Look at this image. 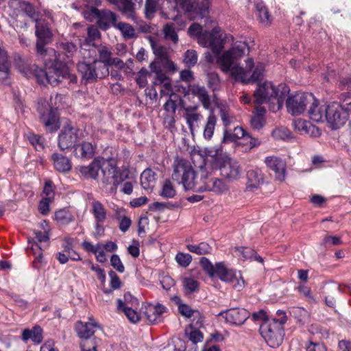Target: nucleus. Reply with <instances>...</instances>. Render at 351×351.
Returning <instances> with one entry per match:
<instances>
[{"label": "nucleus", "mask_w": 351, "mask_h": 351, "mask_svg": "<svg viewBox=\"0 0 351 351\" xmlns=\"http://www.w3.org/2000/svg\"><path fill=\"white\" fill-rule=\"evenodd\" d=\"M249 51V47L245 42L237 41L232 47L224 51L218 57L217 63L221 71L230 73L236 81L248 84L260 80L263 77L265 66L261 62L254 65L252 58L245 60V67L240 66V59Z\"/></svg>", "instance_id": "f257e3e1"}, {"label": "nucleus", "mask_w": 351, "mask_h": 351, "mask_svg": "<svg viewBox=\"0 0 351 351\" xmlns=\"http://www.w3.org/2000/svg\"><path fill=\"white\" fill-rule=\"evenodd\" d=\"M289 92V87L284 84L276 86L268 81L258 83L254 92V103L256 105L267 104L269 110L276 112L282 107Z\"/></svg>", "instance_id": "f03ea898"}, {"label": "nucleus", "mask_w": 351, "mask_h": 351, "mask_svg": "<svg viewBox=\"0 0 351 351\" xmlns=\"http://www.w3.org/2000/svg\"><path fill=\"white\" fill-rule=\"evenodd\" d=\"M42 59L45 62L53 61L55 64L47 70H43L36 64L24 68L22 71L27 77H35L40 84H50L53 86H57L66 78V69L61 68V66L62 64L68 63L67 60L60 57L61 61H58L55 60V56H47Z\"/></svg>", "instance_id": "7ed1b4c3"}, {"label": "nucleus", "mask_w": 351, "mask_h": 351, "mask_svg": "<svg viewBox=\"0 0 351 351\" xmlns=\"http://www.w3.org/2000/svg\"><path fill=\"white\" fill-rule=\"evenodd\" d=\"M172 179L181 183L186 191H201L202 182L197 183L196 173L186 160L180 159L174 162Z\"/></svg>", "instance_id": "20e7f679"}, {"label": "nucleus", "mask_w": 351, "mask_h": 351, "mask_svg": "<svg viewBox=\"0 0 351 351\" xmlns=\"http://www.w3.org/2000/svg\"><path fill=\"white\" fill-rule=\"evenodd\" d=\"M35 35L37 38L36 52L38 57L45 58L47 56H55V60L61 61L60 54L56 55V51L52 48H47L52 39L53 34L49 27L48 23L43 19L36 20Z\"/></svg>", "instance_id": "39448f33"}, {"label": "nucleus", "mask_w": 351, "mask_h": 351, "mask_svg": "<svg viewBox=\"0 0 351 351\" xmlns=\"http://www.w3.org/2000/svg\"><path fill=\"white\" fill-rule=\"evenodd\" d=\"M101 169V183L104 186H110L112 192H115L118 185L128 178V170L119 171L111 162H108L106 165L103 162Z\"/></svg>", "instance_id": "423d86ee"}, {"label": "nucleus", "mask_w": 351, "mask_h": 351, "mask_svg": "<svg viewBox=\"0 0 351 351\" xmlns=\"http://www.w3.org/2000/svg\"><path fill=\"white\" fill-rule=\"evenodd\" d=\"M37 111L40 121L45 125L47 130L53 132L60 128L59 116L56 109H53L45 99H40L38 101Z\"/></svg>", "instance_id": "0eeeda50"}, {"label": "nucleus", "mask_w": 351, "mask_h": 351, "mask_svg": "<svg viewBox=\"0 0 351 351\" xmlns=\"http://www.w3.org/2000/svg\"><path fill=\"white\" fill-rule=\"evenodd\" d=\"M77 70L82 75V79L85 83H93L98 78L101 79L109 74L106 66L102 65L98 60L92 63L80 62L77 64Z\"/></svg>", "instance_id": "6e6552de"}, {"label": "nucleus", "mask_w": 351, "mask_h": 351, "mask_svg": "<svg viewBox=\"0 0 351 351\" xmlns=\"http://www.w3.org/2000/svg\"><path fill=\"white\" fill-rule=\"evenodd\" d=\"M176 3L191 19H203L208 14V0H176Z\"/></svg>", "instance_id": "1a4fd4ad"}, {"label": "nucleus", "mask_w": 351, "mask_h": 351, "mask_svg": "<svg viewBox=\"0 0 351 351\" xmlns=\"http://www.w3.org/2000/svg\"><path fill=\"white\" fill-rule=\"evenodd\" d=\"M276 322L265 321L260 326V332L267 343L271 348L278 347L282 342L283 330Z\"/></svg>", "instance_id": "9d476101"}, {"label": "nucleus", "mask_w": 351, "mask_h": 351, "mask_svg": "<svg viewBox=\"0 0 351 351\" xmlns=\"http://www.w3.org/2000/svg\"><path fill=\"white\" fill-rule=\"evenodd\" d=\"M207 165L200 166L201 171V191H212L217 194H221L228 189L227 184L221 179L213 178L208 171Z\"/></svg>", "instance_id": "9b49d317"}, {"label": "nucleus", "mask_w": 351, "mask_h": 351, "mask_svg": "<svg viewBox=\"0 0 351 351\" xmlns=\"http://www.w3.org/2000/svg\"><path fill=\"white\" fill-rule=\"evenodd\" d=\"M314 101L315 97L311 93H296L289 97L286 101L287 111L293 116L300 115Z\"/></svg>", "instance_id": "f8f14e48"}, {"label": "nucleus", "mask_w": 351, "mask_h": 351, "mask_svg": "<svg viewBox=\"0 0 351 351\" xmlns=\"http://www.w3.org/2000/svg\"><path fill=\"white\" fill-rule=\"evenodd\" d=\"M82 131L71 123L64 125L58 135V145L64 151L74 147L75 143L80 138Z\"/></svg>", "instance_id": "ddd939ff"}, {"label": "nucleus", "mask_w": 351, "mask_h": 351, "mask_svg": "<svg viewBox=\"0 0 351 351\" xmlns=\"http://www.w3.org/2000/svg\"><path fill=\"white\" fill-rule=\"evenodd\" d=\"M345 114L342 104L337 102H332L325 108V119L332 130H336L346 123Z\"/></svg>", "instance_id": "4468645a"}, {"label": "nucleus", "mask_w": 351, "mask_h": 351, "mask_svg": "<svg viewBox=\"0 0 351 351\" xmlns=\"http://www.w3.org/2000/svg\"><path fill=\"white\" fill-rule=\"evenodd\" d=\"M220 315H224L226 322L235 325H242L250 316V313L245 308H230L223 313Z\"/></svg>", "instance_id": "2eb2a0df"}, {"label": "nucleus", "mask_w": 351, "mask_h": 351, "mask_svg": "<svg viewBox=\"0 0 351 351\" xmlns=\"http://www.w3.org/2000/svg\"><path fill=\"white\" fill-rule=\"evenodd\" d=\"M218 273L220 275V280L232 284V286L240 291L244 287V280L241 278V274L237 276L235 271L221 265L217 267Z\"/></svg>", "instance_id": "dca6fc26"}, {"label": "nucleus", "mask_w": 351, "mask_h": 351, "mask_svg": "<svg viewBox=\"0 0 351 351\" xmlns=\"http://www.w3.org/2000/svg\"><path fill=\"white\" fill-rule=\"evenodd\" d=\"M90 322H82L78 321L75 324V330L81 339H84V341H88L97 330L99 329V325L93 319H90Z\"/></svg>", "instance_id": "f3484780"}, {"label": "nucleus", "mask_w": 351, "mask_h": 351, "mask_svg": "<svg viewBox=\"0 0 351 351\" xmlns=\"http://www.w3.org/2000/svg\"><path fill=\"white\" fill-rule=\"evenodd\" d=\"M265 162L271 170L274 171L276 180L279 181L285 180L286 165L282 159L276 156H267L265 158Z\"/></svg>", "instance_id": "a211bd4d"}, {"label": "nucleus", "mask_w": 351, "mask_h": 351, "mask_svg": "<svg viewBox=\"0 0 351 351\" xmlns=\"http://www.w3.org/2000/svg\"><path fill=\"white\" fill-rule=\"evenodd\" d=\"M10 62L7 51L0 45V82L8 85L10 84Z\"/></svg>", "instance_id": "6ab92c4d"}, {"label": "nucleus", "mask_w": 351, "mask_h": 351, "mask_svg": "<svg viewBox=\"0 0 351 351\" xmlns=\"http://www.w3.org/2000/svg\"><path fill=\"white\" fill-rule=\"evenodd\" d=\"M221 176L229 180H237L241 173V169L238 162L233 160H228L220 167Z\"/></svg>", "instance_id": "aec40b11"}, {"label": "nucleus", "mask_w": 351, "mask_h": 351, "mask_svg": "<svg viewBox=\"0 0 351 351\" xmlns=\"http://www.w3.org/2000/svg\"><path fill=\"white\" fill-rule=\"evenodd\" d=\"M189 91L193 96H195L198 98L199 101L202 103V106L206 110H209L211 108L210 97L204 86L195 84H191L189 86Z\"/></svg>", "instance_id": "412c9836"}, {"label": "nucleus", "mask_w": 351, "mask_h": 351, "mask_svg": "<svg viewBox=\"0 0 351 351\" xmlns=\"http://www.w3.org/2000/svg\"><path fill=\"white\" fill-rule=\"evenodd\" d=\"M9 5L15 9L21 10L35 22L36 20H39L38 19L39 16L38 12L29 2L22 1L21 0H10L9 2Z\"/></svg>", "instance_id": "4be33fe9"}, {"label": "nucleus", "mask_w": 351, "mask_h": 351, "mask_svg": "<svg viewBox=\"0 0 351 351\" xmlns=\"http://www.w3.org/2000/svg\"><path fill=\"white\" fill-rule=\"evenodd\" d=\"M95 145L90 142L84 141L74 146L73 153L76 157L83 159H90L95 153Z\"/></svg>", "instance_id": "5701e85b"}, {"label": "nucleus", "mask_w": 351, "mask_h": 351, "mask_svg": "<svg viewBox=\"0 0 351 351\" xmlns=\"http://www.w3.org/2000/svg\"><path fill=\"white\" fill-rule=\"evenodd\" d=\"M97 23L99 27L104 30L108 29L111 25H117L115 23L117 21L116 14L107 10H99V14L97 19Z\"/></svg>", "instance_id": "b1692460"}, {"label": "nucleus", "mask_w": 351, "mask_h": 351, "mask_svg": "<svg viewBox=\"0 0 351 351\" xmlns=\"http://www.w3.org/2000/svg\"><path fill=\"white\" fill-rule=\"evenodd\" d=\"M103 162L99 159H94L88 165L81 166L79 168L80 173L86 179H97L99 170L101 168Z\"/></svg>", "instance_id": "393cba45"}, {"label": "nucleus", "mask_w": 351, "mask_h": 351, "mask_svg": "<svg viewBox=\"0 0 351 351\" xmlns=\"http://www.w3.org/2000/svg\"><path fill=\"white\" fill-rule=\"evenodd\" d=\"M165 306L160 304H149L146 306L145 314L151 323L160 322V317L166 311Z\"/></svg>", "instance_id": "a878e982"}, {"label": "nucleus", "mask_w": 351, "mask_h": 351, "mask_svg": "<svg viewBox=\"0 0 351 351\" xmlns=\"http://www.w3.org/2000/svg\"><path fill=\"white\" fill-rule=\"evenodd\" d=\"M253 3L259 21L265 26L269 25L271 23V15L263 1L254 0Z\"/></svg>", "instance_id": "bb28decb"}, {"label": "nucleus", "mask_w": 351, "mask_h": 351, "mask_svg": "<svg viewBox=\"0 0 351 351\" xmlns=\"http://www.w3.org/2000/svg\"><path fill=\"white\" fill-rule=\"evenodd\" d=\"M215 56H219L223 48V40L221 35H219V29L213 28L209 34V46Z\"/></svg>", "instance_id": "cd10ccee"}, {"label": "nucleus", "mask_w": 351, "mask_h": 351, "mask_svg": "<svg viewBox=\"0 0 351 351\" xmlns=\"http://www.w3.org/2000/svg\"><path fill=\"white\" fill-rule=\"evenodd\" d=\"M51 160L54 168L59 172L66 173L71 169V160L60 154L53 153L51 155Z\"/></svg>", "instance_id": "c85d7f7f"}, {"label": "nucleus", "mask_w": 351, "mask_h": 351, "mask_svg": "<svg viewBox=\"0 0 351 351\" xmlns=\"http://www.w3.org/2000/svg\"><path fill=\"white\" fill-rule=\"evenodd\" d=\"M43 329L38 326H34L32 329H24L22 332V339L24 341H27L29 339H31L33 342L36 343H40L43 341Z\"/></svg>", "instance_id": "c756f323"}, {"label": "nucleus", "mask_w": 351, "mask_h": 351, "mask_svg": "<svg viewBox=\"0 0 351 351\" xmlns=\"http://www.w3.org/2000/svg\"><path fill=\"white\" fill-rule=\"evenodd\" d=\"M248 133L242 127H235L233 132L225 130L223 132V143L236 142L237 140L243 138L246 140Z\"/></svg>", "instance_id": "7c9ffc66"}, {"label": "nucleus", "mask_w": 351, "mask_h": 351, "mask_svg": "<svg viewBox=\"0 0 351 351\" xmlns=\"http://www.w3.org/2000/svg\"><path fill=\"white\" fill-rule=\"evenodd\" d=\"M326 106H319L318 101L315 98V101L311 102L309 106L308 113L310 118L315 122H322L325 119V108Z\"/></svg>", "instance_id": "2f4dec72"}, {"label": "nucleus", "mask_w": 351, "mask_h": 351, "mask_svg": "<svg viewBox=\"0 0 351 351\" xmlns=\"http://www.w3.org/2000/svg\"><path fill=\"white\" fill-rule=\"evenodd\" d=\"M340 291V286L335 282H330L326 285L324 288V293H326L325 302L328 306H335V300L333 295Z\"/></svg>", "instance_id": "473e14b6"}, {"label": "nucleus", "mask_w": 351, "mask_h": 351, "mask_svg": "<svg viewBox=\"0 0 351 351\" xmlns=\"http://www.w3.org/2000/svg\"><path fill=\"white\" fill-rule=\"evenodd\" d=\"M156 182V173L151 169H146L141 175V184L145 190L152 189Z\"/></svg>", "instance_id": "72a5a7b5"}, {"label": "nucleus", "mask_w": 351, "mask_h": 351, "mask_svg": "<svg viewBox=\"0 0 351 351\" xmlns=\"http://www.w3.org/2000/svg\"><path fill=\"white\" fill-rule=\"evenodd\" d=\"M247 186L250 189H256L263 182V178L259 169H252L247 173Z\"/></svg>", "instance_id": "f704fd0d"}, {"label": "nucleus", "mask_w": 351, "mask_h": 351, "mask_svg": "<svg viewBox=\"0 0 351 351\" xmlns=\"http://www.w3.org/2000/svg\"><path fill=\"white\" fill-rule=\"evenodd\" d=\"M58 47L60 53L56 52L57 56H58V54H60V57L64 58L68 62L69 60L67 59L72 58L77 51L76 46L73 43L69 42H62L59 43Z\"/></svg>", "instance_id": "c9c22d12"}, {"label": "nucleus", "mask_w": 351, "mask_h": 351, "mask_svg": "<svg viewBox=\"0 0 351 351\" xmlns=\"http://www.w3.org/2000/svg\"><path fill=\"white\" fill-rule=\"evenodd\" d=\"M92 213L93 214L96 221L104 222L106 219V210L104 206L99 201L93 202Z\"/></svg>", "instance_id": "e433bc0d"}, {"label": "nucleus", "mask_w": 351, "mask_h": 351, "mask_svg": "<svg viewBox=\"0 0 351 351\" xmlns=\"http://www.w3.org/2000/svg\"><path fill=\"white\" fill-rule=\"evenodd\" d=\"M101 34L98 28L94 25H91L88 28L87 36L84 39L82 45L84 46H95V42L99 40Z\"/></svg>", "instance_id": "4c0bfd02"}, {"label": "nucleus", "mask_w": 351, "mask_h": 351, "mask_svg": "<svg viewBox=\"0 0 351 351\" xmlns=\"http://www.w3.org/2000/svg\"><path fill=\"white\" fill-rule=\"evenodd\" d=\"M201 266L203 269L206 271L210 276H217L220 278V275L217 271V267L219 265L223 267H226L223 263H217L215 266L210 263V261L206 257H202L199 261Z\"/></svg>", "instance_id": "58836bf2"}, {"label": "nucleus", "mask_w": 351, "mask_h": 351, "mask_svg": "<svg viewBox=\"0 0 351 351\" xmlns=\"http://www.w3.org/2000/svg\"><path fill=\"white\" fill-rule=\"evenodd\" d=\"M117 302V310L124 308L125 307H136L138 305V300L130 293H125L123 298H119Z\"/></svg>", "instance_id": "ea45409f"}, {"label": "nucleus", "mask_w": 351, "mask_h": 351, "mask_svg": "<svg viewBox=\"0 0 351 351\" xmlns=\"http://www.w3.org/2000/svg\"><path fill=\"white\" fill-rule=\"evenodd\" d=\"M217 123V117L213 113L210 114L207 118L206 125L204 128V137L207 140H210L213 136L215 125Z\"/></svg>", "instance_id": "a19ab883"}, {"label": "nucleus", "mask_w": 351, "mask_h": 351, "mask_svg": "<svg viewBox=\"0 0 351 351\" xmlns=\"http://www.w3.org/2000/svg\"><path fill=\"white\" fill-rule=\"evenodd\" d=\"M233 253L234 256L243 261H252L254 255H256V252L248 247H235Z\"/></svg>", "instance_id": "79ce46f5"}, {"label": "nucleus", "mask_w": 351, "mask_h": 351, "mask_svg": "<svg viewBox=\"0 0 351 351\" xmlns=\"http://www.w3.org/2000/svg\"><path fill=\"white\" fill-rule=\"evenodd\" d=\"M186 248L192 253L198 255H204L211 252L212 247L206 242H202L197 245L189 244Z\"/></svg>", "instance_id": "37998d69"}, {"label": "nucleus", "mask_w": 351, "mask_h": 351, "mask_svg": "<svg viewBox=\"0 0 351 351\" xmlns=\"http://www.w3.org/2000/svg\"><path fill=\"white\" fill-rule=\"evenodd\" d=\"M114 27L119 29L125 38H132L135 36L136 31L134 27L126 23L119 22L114 25Z\"/></svg>", "instance_id": "c03bdc74"}, {"label": "nucleus", "mask_w": 351, "mask_h": 351, "mask_svg": "<svg viewBox=\"0 0 351 351\" xmlns=\"http://www.w3.org/2000/svg\"><path fill=\"white\" fill-rule=\"evenodd\" d=\"M98 54L99 58L98 61L108 68V63L111 59L112 54L111 50L106 46H101L98 48Z\"/></svg>", "instance_id": "a18cd8bd"}, {"label": "nucleus", "mask_w": 351, "mask_h": 351, "mask_svg": "<svg viewBox=\"0 0 351 351\" xmlns=\"http://www.w3.org/2000/svg\"><path fill=\"white\" fill-rule=\"evenodd\" d=\"M160 194L165 198H173L176 195L175 187L169 180L164 182Z\"/></svg>", "instance_id": "49530a36"}, {"label": "nucleus", "mask_w": 351, "mask_h": 351, "mask_svg": "<svg viewBox=\"0 0 351 351\" xmlns=\"http://www.w3.org/2000/svg\"><path fill=\"white\" fill-rule=\"evenodd\" d=\"M163 32L165 39L170 40L175 44L178 43V36L175 30L173 23H168L165 25Z\"/></svg>", "instance_id": "de8ad7c7"}, {"label": "nucleus", "mask_w": 351, "mask_h": 351, "mask_svg": "<svg viewBox=\"0 0 351 351\" xmlns=\"http://www.w3.org/2000/svg\"><path fill=\"white\" fill-rule=\"evenodd\" d=\"M134 307H125L124 308L118 309L119 312H122L127 317L128 320L133 324L137 323L140 320V315L134 309Z\"/></svg>", "instance_id": "09e8293b"}, {"label": "nucleus", "mask_w": 351, "mask_h": 351, "mask_svg": "<svg viewBox=\"0 0 351 351\" xmlns=\"http://www.w3.org/2000/svg\"><path fill=\"white\" fill-rule=\"evenodd\" d=\"M56 220L62 225L68 224L73 221L72 215L66 210H60L56 213Z\"/></svg>", "instance_id": "8fccbe9b"}, {"label": "nucleus", "mask_w": 351, "mask_h": 351, "mask_svg": "<svg viewBox=\"0 0 351 351\" xmlns=\"http://www.w3.org/2000/svg\"><path fill=\"white\" fill-rule=\"evenodd\" d=\"M184 63L188 66H195L197 62V53L195 50L189 49L184 54Z\"/></svg>", "instance_id": "3c124183"}, {"label": "nucleus", "mask_w": 351, "mask_h": 351, "mask_svg": "<svg viewBox=\"0 0 351 351\" xmlns=\"http://www.w3.org/2000/svg\"><path fill=\"white\" fill-rule=\"evenodd\" d=\"M158 1L159 0H146L145 9L147 18L151 19L153 17L154 13L158 10Z\"/></svg>", "instance_id": "603ef678"}, {"label": "nucleus", "mask_w": 351, "mask_h": 351, "mask_svg": "<svg viewBox=\"0 0 351 351\" xmlns=\"http://www.w3.org/2000/svg\"><path fill=\"white\" fill-rule=\"evenodd\" d=\"M207 82L208 87L213 91L217 90L220 87L219 76L216 73H209L207 75Z\"/></svg>", "instance_id": "864d4df0"}, {"label": "nucleus", "mask_w": 351, "mask_h": 351, "mask_svg": "<svg viewBox=\"0 0 351 351\" xmlns=\"http://www.w3.org/2000/svg\"><path fill=\"white\" fill-rule=\"evenodd\" d=\"M183 286L188 293L196 292L199 290V283L192 278H185L183 280Z\"/></svg>", "instance_id": "5fc2aeb1"}, {"label": "nucleus", "mask_w": 351, "mask_h": 351, "mask_svg": "<svg viewBox=\"0 0 351 351\" xmlns=\"http://www.w3.org/2000/svg\"><path fill=\"white\" fill-rule=\"evenodd\" d=\"M272 136L276 139L287 141L291 138V134L288 129L285 128H280L274 130L272 132Z\"/></svg>", "instance_id": "6e6d98bb"}, {"label": "nucleus", "mask_w": 351, "mask_h": 351, "mask_svg": "<svg viewBox=\"0 0 351 351\" xmlns=\"http://www.w3.org/2000/svg\"><path fill=\"white\" fill-rule=\"evenodd\" d=\"M178 97V96L176 94L170 95L169 99L165 102L163 106L165 111L175 114L177 109L176 99Z\"/></svg>", "instance_id": "4d7b16f0"}, {"label": "nucleus", "mask_w": 351, "mask_h": 351, "mask_svg": "<svg viewBox=\"0 0 351 351\" xmlns=\"http://www.w3.org/2000/svg\"><path fill=\"white\" fill-rule=\"evenodd\" d=\"M176 260L180 266L186 267L191 263L192 256L189 254L179 252L176 256Z\"/></svg>", "instance_id": "13d9d810"}, {"label": "nucleus", "mask_w": 351, "mask_h": 351, "mask_svg": "<svg viewBox=\"0 0 351 351\" xmlns=\"http://www.w3.org/2000/svg\"><path fill=\"white\" fill-rule=\"evenodd\" d=\"M149 75L148 71L145 68H142L137 73L136 82L141 88H144L147 84V76Z\"/></svg>", "instance_id": "bf43d9fd"}, {"label": "nucleus", "mask_w": 351, "mask_h": 351, "mask_svg": "<svg viewBox=\"0 0 351 351\" xmlns=\"http://www.w3.org/2000/svg\"><path fill=\"white\" fill-rule=\"evenodd\" d=\"M184 117L186 119V123L190 129L193 131V127L195 123H197L202 118V116L199 113L193 114H184Z\"/></svg>", "instance_id": "052dcab7"}, {"label": "nucleus", "mask_w": 351, "mask_h": 351, "mask_svg": "<svg viewBox=\"0 0 351 351\" xmlns=\"http://www.w3.org/2000/svg\"><path fill=\"white\" fill-rule=\"evenodd\" d=\"M29 140L37 151H41L44 149L43 139L41 136L33 134L29 136Z\"/></svg>", "instance_id": "680f3d73"}, {"label": "nucleus", "mask_w": 351, "mask_h": 351, "mask_svg": "<svg viewBox=\"0 0 351 351\" xmlns=\"http://www.w3.org/2000/svg\"><path fill=\"white\" fill-rule=\"evenodd\" d=\"M220 117L223 124L226 127L232 123L234 117L230 114L229 110L225 108L220 109Z\"/></svg>", "instance_id": "e2e57ef3"}, {"label": "nucleus", "mask_w": 351, "mask_h": 351, "mask_svg": "<svg viewBox=\"0 0 351 351\" xmlns=\"http://www.w3.org/2000/svg\"><path fill=\"white\" fill-rule=\"evenodd\" d=\"M111 265L119 273H123L125 267L117 254H113L110 258Z\"/></svg>", "instance_id": "0e129e2a"}, {"label": "nucleus", "mask_w": 351, "mask_h": 351, "mask_svg": "<svg viewBox=\"0 0 351 351\" xmlns=\"http://www.w3.org/2000/svg\"><path fill=\"white\" fill-rule=\"evenodd\" d=\"M153 52L155 56L160 59L167 58V48L163 46H158L154 44H152Z\"/></svg>", "instance_id": "69168bd1"}, {"label": "nucleus", "mask_w": 351, "mask_h": 351, "mask_svg": "<svg viewBox=\"0 0 351 351\" xmlns=\"http://www.w3.org/2000/svg\"><path fill=\"white\" fill-rule=\"evenodd\" d=\"M179 313L186 317H191L195 313H198L197 311L193 310L189 305L185 304H180L178 306Z\"/></svg>", "instance_id": "338daca9"}, {"label": "nucleus", "mask_w": 351, "mask_h": 351, "mask_svg": "<svg viewBox=\"0 0 351 351\" xmlns=\"http://www.w3.org/2000/svg\"><path fill=\"white\" fill-rule=\"evenodd\" d=\"M99 339L94 337L90 340V345L88 341H83L81 343L82 351H97V346L98 345Z\"/></svg>", "instance_id": "774afa93"}]
</instances>
